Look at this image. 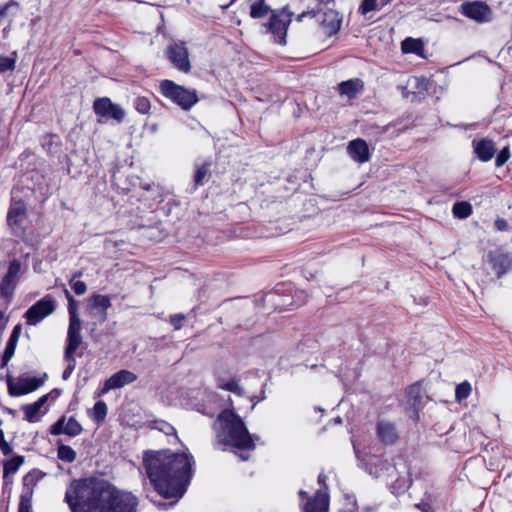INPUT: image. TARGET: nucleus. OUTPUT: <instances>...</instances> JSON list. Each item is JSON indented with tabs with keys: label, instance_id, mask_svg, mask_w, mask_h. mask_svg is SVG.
<instances>
[{
	"label": "nucleus",
	"instance_id": "obj_1",
	"mask_svg": "<svg viewBox=\"0 0 512 512\" xmlns=\"http://www.w3.org/2000/svg\"><path fill=\"white\" fill-rule=\"evenodd\" d=\"M72 512H137L139 499L102 477L73 480L65 493Z\"/></svg>",
	"mask_w": 512,
	"mask_h": 512
},
{
	"label": "nucleus",
	"instance_id": "obj_2",
	"mask_svg": "<svg viewBox=\"0 0 512 512\" xmlns=\"http://www.w3.org/2000/svg\"><path fill=\"white\" fill-rule=\"evenodd\" d=\"M143 464L150 482L165 499L175 504L186 492L192 478L193 457L185 452L149 451Z\"/></svg>",
	"mask_w": 512,
	"mask_h": 512
},
{
	"label": "nucleus",
	"instance_id": "obj_3",
	"mask_svg": "<svg viewBox=\"0 0 512 512\" xmlns=\"http://www.w3.org/2000/svg\"><path fill=\"white\" fill-rule=\"evenodd\" d=\"M217 442L239 449L252 451L254 440L242 419L232 410H224L216 421Z\"/></svg>",
	"mask_w": 512,
	"mask_h": 512
},
{
	"label": "nucleus",
	"instance_id": "obj_4",
	"mask_svg": "<svg viewBox=\"0 0 512 512\" xmlns=\"http://www.w3.org/2000/svg\"><path fill=\"white\" fill-rule=\"evenodd\" d=\"M162 94L178 104L182 109L189 110L197 101V93L194 89H187L175 84L171 80H163L160 84Z\"/></svg>",
	"mask_w": 512,
	"mask_h": 512
},
{
	"label": "nucleus",
	"instance_id": "obj_5",
	"mask_svg": "<svg viewBox=\"0 0 512 512\" xmlns=\"http://www.w3.org/2000/svg\"><path fill=\"white\" fill-rule=\"evenodd\" d=\"M1 266H6L7 271L0 281V295L8 303L11 300L16 286L26 268L23 267L20 260L16 258L10 259L7 263L0 262V267Z\"/></svg>",
	"mask_w": 512,
	"mask_h": 512
},
{
	"label": "nucleus",
	"instance_id": "obj_6",
	"mask_svg": "<svg viewBox=\"0 0 512 512\" xmlns=\"http://www.w3.org/2000/svg\"><path fill=\"white\" fill-rule=\"evenodd\" d=\"M292 20V13L283 8L272 11V15L268 23L264 26L270 32L274 41L280 45L286 43L287 28Z\"/></svg>",
	"mask_w": 512,
	"mask_h": 512
},
{
	"label": "nucleus",
	"instance_id": "obj_7",
	"mask_svg": "<svg viewBox=\"0 0 512 512\" xmlns=\"http://www.w3.org/2000/svg\"><path fill=\"white\" fill-rule=\"evenodd\" d=\"M44 383V379L35 376H20L13 380L8 378L7 387L8 393L12 397H19L29 394L40 388Z\"/></svg>",
	"mask_w": 512,
	"mask_h": 512
},
{
	"label": "nucleus",
	"instance_id": "obj_8",
	"mask_svg": "<svg viewBox=\"0 0 512 512\" xmlns=\"http://www.w3.org/2000/svg\"><path fill=\"white\" fill-rule=\"evenodd\" d=\"M56 308L55 300L47 295L33 304L25 313L26 323L34 326L40 323L47 316L52 314Z\"/></svg>",
	"mask_w": 512,
	"mask_h": 512
},
{
	"label": "nucleus",
	"instance_id": "obj_9",
	"mask_svg": "<svg viewBox=\"0 0 512 512\" xmlns=\"http://www.w3.org/2000/svg\"><path fill=\"white\" fill-rule=\"evenodd\" d=\"M363 461L365 470L374 478H388L394 475L395 467L381 457L371 455Z\"/></svg>",
	"mask_w": 512,
	"mask_h": 512
},
{
	"label": "nucleus",
	"instance_id": "obj_10",
	"mask_svg": "<svg viewBox=\"0 0 512 512\" xmlns=\"http://www.w3.org/2000/svg\"><path fill=\"white\" fill-rule=\"evenodd\" d=\"M93 109L97 116L112 118L117 122H121L125 116L124 110L107 97L96 99L93 104Z\"/></svg>",
	"mask_w": 512,
	"mask_h": 512
},
{
	"label": "nucleus",
	"instance_id": "obj_11",
	"mask_svg": "<svg viewBox=\"0 0 512 512\" xmlns=\"http://www.w3.org/2000/svg\"><path fill=\"white\" fill-rule=\"evenodd\" d=\"M111 307V298L108 295L92 294L88 298V311L91 316L104 323L108 318V309Z\"/></svg>",
	"mask_w": 512,
	"mask_h": 512
},
{
	"label": "nucleus",
	"instance_id": "obj_12",
	"mask_svg": "<svg viewBox=\"0 0 512 512\" xmlns=\"http://www.w3.org/2000/svg\"><path fill=\"white\" fill-rule=\"evenodd\" d=\"M460 12L464 16L481 23L488 22L491 18L490 8L481 1L463 3Z\"/></svg>",
	"mask_w": 512,
	"mask_h": 512
},
{
	"label": "nucleus",
	"instance_id": "obj_13",
	"mask_svg": "<svg viewBox=\"0 0 512 512\" xmlns=\"http://www.w3.org/2000/svg\"><path fill=\"white\" fill-rule=\"evenodd\" d=\"M166 55L171 63L181 72H189L191 65L188 51L183 44L174 43L167 48Z\"/></svg>",
	"mask_w": 512,
	"mask_h": 512
},
{
	"label": "nucleus",
	"instance_id": "obj_14",
	"mask_svg": "<svg viewBox=\"0 0 512 512\" xmlns=\"http://www.w3.org/2000/svg\"><path fill=\"white\" fill-rule=\"evenodd\" d=\"M82 430V426L74 417L66 420L65 416H62L51 426L50 433L52 435L66 434L75 437L80 435Z\"/></svg>",
	"mask_w": 512,
	"mask_h": 512
},
{
	"label": "nucleus",
	"instance_id": "obj_15",
	"mask_svg": "<svg viewBox=\"0 0 512 512\" xmlns=\"http://www.w3.org/2000/svg\"><path fill=\"white\" fill-rule=\"evenodd\" d=\"M137 379L136 374L129 370H120L111 375L104 383L101 393L105 394L112 389H119L125 385L135 382Z\"/></svg>",
	"mask_w": 512,
	"mask_h": 512
},
{
	"label": "nucleus",
	"instance_id": "obj_16",
	"mask_svg": "<svg viewBox=\"0 0 512 512\" xmlns=\"http://www.w3.org/2000/svg\"><path fill=\"white\" fill-rule=\"evenodd\" d=\"M321 27L328 36L336 34L341 26L342 18L335 9H327L319 15Z\"/></svg>",
	"mask_w": 512,
	"mask_h": 512
},
{
	"label": "nucleus",
	"instance_id": "obj_17",
	"mask_svg": "<svg viewBox=\"0 0 512 512\" xmlns=\"http://www.w3.org/2000/svg\"><path fill=\"white\" fill-rule=\"evenodd\" d=\"M51 393L45 394L41 396L36 402L31 404H26L21 407V410L24 413V420L29 423H35L40 421L41 416L45 414L46 411H43L44 405L47 403L50 398Z\"/></svg>",
	"mask_w": 512,
	"mask_h": 512
},
{
	"label": "nucleus",
	"instance_id": "obj_18",
	"mask_svg": "<svg viewBox=\"0 0 512 512\" xmlns=\"http://www.w3.org/2000/svg\"><path fill=\"white\" fill-rule=\"evenodd\" d=\"M347 152L351 159L359 164L370 160L368 144L361 138L354 139L348 143Z\"/></svg>",
	"mask_w": 512,
	"mask_h": 512
},
{
	"label": "nucleus",
	"instance_id": "obj_19",
	"mask_svg": "<svg viewBox=\"0 0 512 512\" xmlns=\"http://www.w3.org/2000/svg\"><path fill=\"white\" fill-rule=\"evenodd\" d=\"M8 223L15 232L23 230L26 221V207L21 201L13 202L8 211Z\"/></svg>",
	"mask_w": 512,
	"mask_h": 512
},
{
	"label": "nucleus",
	"instance_id": "obj_20",
	"mask_svg": "<svg viewBox=\"0 0 512 512\" xmlns=\"http://www.w3.org/2000/svg\"><path fill=\"white\" fill-rule=\"evenodd\" d=\"M81 343V323H69L64 358L74 357V353Z\"/></svg>",
	"mask_w": 512,
	"mask_h": 512
},
{
	"label": "nucleus",
	"instance_id": "obj_21",
	"mask_svg": "<svg viewBox=\"0 0 512 512\" xmlns=\"http://www.w3.org/2000/svg\"><path fill=\"white\" fill-rule=\"evenodd\" d=\"M329 496L325 490H318L303 507V512H328Z\"/></svg>",
	"mask_w": 512,
	"mask_h": 512
},
{
	"label": "nucleus",
	"instance_id": "obj_22",
	"mask_svg": "<svg viewBox=\"0 0 512 512\" xmlns=\"http://www.w3.org/2000/svg\"><path fill=\"white\" fill-rule=\"evenodd\" d=\"M487 260L491 264L493 271L497 277H501L511 267L512 261L506 254L499 252H489L487 254Z\"/></svg>",
	"mask_w": 512,
	"mask_h": 512
},
{
	"label": "nucleus",
	"instance_id": "obj_23",
	"mask_svg": "<svg viewBox=\"0 0 512 512\" xmlns=\"http://www.w3.org/2000/svg\"><path fill=\"white\" fill-rule=\"evenodd\" d=\"M363 87V81L358 78H354L340 83L338 89L341 95H345L347 98L353 99L363 90Z\"/></svg>",
	"mask_w": 512,
	"mask_h": 512
},
{
	"label": "nucleus",
	"instance_id": "obj_24",
	"mask_svg": "<svg viewBox=\"0 0 512 512\" xmlns=\"http://www.w3.org/2000/svg\"><path fill=\"white\" fill-rule=\"evenodd\" d=\"M377 435L379 439L385 444H393L398 437L394 425L387 421L378 422Z\"/></svg>",
	"mask_w": 512,
	"mask_h": 512
},
{
	"label": "nucleus",
	"instance_id": "obj_25",
	"mask_svg": "<svg viewBox=\"0 0 512 512\" xmlns=\"http://www.w3.org/2000/svg\"><path fill=\"white\" fill-rule=\"evenodd\" d=\"M477 157L484 162L491 160L495 154V146L491 140L482 139L475 145Z\"/></svg>",
	"mask_w": 512,
	"mask_h": 512
},
{
	"label": "nucleus",
	"instance_id": "obj_26",
	"mask_svg": "<svg viewBox=\"0 0 512 512\" xmlns=\"http://www.w3.org/2000/svg\"><path fill=\"white\" fill-rule=\"evenodd\" d=\"M391 1L392 0H362L358 7V12L366 16L370 12L381 10Z\"/></svg>",
	"mask_w": 512,
	"mask_h": 512
},
{
	"label": "nucleus",
	"instance_id": "obj_27",
	"mask_svg": "<svg viewBox=\"0 0 512 512\" xmlns=\"http://www.w3.org/2000/svg\"><path fill=\"white\" fill-rule=\"evenodd\" d=\"M250 16L254 19H261L268 15L270 7L265 0H249Z\"/></svg>",
	"mask_w": 512,
	"mask_h": 512
},
{
	"label": "nucleus",
	"instance_id": "obj_28",
	"mask_svg": "<svg viewBox=\"0 0 512 512\" xmlns=\"http://www.w3.org/2000/svg\"><path fill=\"white\" fill-rule=\"evenodd\" d=\"M90 417L96 422H102L107 415V405L104 401L95 403L93 409L89 412Z\"/></svg>",
	"mask_w": 512,
	"mask_h": 512
},
{
	"label": "nucleus",
	"instance_id": "obj_29",
	"mask_svg": "<svg viewBox=\"0 0 512 512\" xmlns=\"http://www.w3.org/2000/svg\"><path fill=\"white\" fill-rule=\"evenodd\" d=\"M16 61V52H13L11 56H4L0 54V73L14 70L16 66Z\"/></svg>",
	"mask_w": 512,
	"mask_h": 512
},
{
	"label": "nucleus",
	"instance_id": "obj_30",
	"mask_svg": "<svg viewBox=\"0 0 512 512\" xmlns=\"http://www.w3.org/2000/svg\"><path fill=\"white\" fill-rule=\"evenodd\" d=\"M57 457L66 463H71L76 459V452L68 445H59Z\"/></svg>",
	"mask_w": 512,
	"mask_h": 512
},
{
	"label": "nucleus",
	"instance_id": "obj_31",
	"mask_svg": "<svg viewBox=\"0 0 512 512\" xmlns=\"http://www.w3.org/2000/svg\"><path fill=\"white\" fill-rule=\"evenodd\" d=\"M24 463V457L23 456H15L11 459H9L4 464V474H15L20 466Z\"/></svg>",
	"mask_w": 512,
	"mask_h": 512
},
{
	"label": "nucleus",
	"instance_id": "obj_32",
	"mask_svg": "<svg viewBox=\"0 0 512 512\" xmlns=\"http://www.w3.org/2000/svg\"><path fill=\"white\" fill-rule=\"evenodd\" d=\"M471 213L472 207L468 202H457L453 206V214L460 219L467 218Z\"/></svg>",
	"mask_w": 512,
	"mask_h": 512
},
{
	"label": "nucleus",
	"instance_id": "obj_33",
	"mask_svg": "<svg viewBox=\"0 0 512 512\" xmlns=\"http://www.w3.org/2000/svg\"><path fill=\"white\" fill-rule=\"evenodd\" d=\"M472 390L471 384L467 381H464L456 386L455 389V399L457 402H461L462 400L468 398Z\"/></svg>",
	"mask_w": 512,
	"mask_h": 512
},
{
	"label": "nucleus",
	"instance_id": "obj_34",
	"mask_svg": "<svg viewBox=\"0 0 512 512\" xmlns=\"http://www.w3.org/2000/svg\"><path fill=\"white\" fill-rule=\"evenodd\" d=\"M401 49L404 53H418L421 43L418 40L407 38L401 43Z\"/></svg>",
	"mask_w": 512,
	"mask_h": 512
},
{
	"label": "nucleus",
	"instance_id": "obj_35",
	"mask_svg": "<svg viewBox=\"0 0 512 512\" xmlns=\"http://www.w3.org/2000/svg\"><path fill=\"white\" fill-rule=\"evenodd\" d=\"M81 276V272H77L73 275L71 280L69 281L73 291L77 295H83L87 291V285L85 282L76 280L77 277Z\"/></svg>",
	"mask_w": 512,
	"mask_h": 512
},
{
	"label": "nucleus",
	"instance_id": "obj_36",
	"mask_svg": "<svg viewBox=\"0 0 512 512\" xmlns=\"http://www.w3.org/2000/svg\"><path fill=\"white\" fill-rule=\"evenodd\" d=\"M218 387L223 389V390L233 392L235 394H241L242 393V389L239 386V383H238V381L236 379H230V380H228L226 382L220 381L218 383Z\"/></svg>",
	"mask_w": 512,
	"mask_h": 512
},
{
	"label": "nucleus",
	"instance_id": "obj_37",
	"mask_svg": "<svg viewBox=\"0 0 512 512\" xmlns=\"http://www.w3.org/2000/svg\"><path fill=\"white\" fill-rule=\"evenodd\" d=\"M210 166H211V162L206 161L200 167H198L196 169L195 183L197 185H201L203 183V180L206 178V176L209 173Z\"/></svg>",
	"mask_w": 512,
	"mask_h": 512
},
{
	"label": "nucleus",
	"instance_id": "obj_38",
	"mask_svg": "<svg viewBox=\"0 0 512 512\" xmlns=\"http://www.w3.org/2000/svg\"><path fill=\"white\" fill-rule=\"evenodd\" d=\"M135 109L141 114H147L150 110V102L145 97H137L134 101Z\"/></svg>",
	"mask_w": 512,
	"mask_h": 512
},
{
	"label": "nucleus",
	"instance_id": "obj_39",
	"mask_svg": "<svg viewBox=\"0 0 512 512\" xmlns=\"http://www.w3.org/2000/svg\"><path fill=\"white\" fill-rule=\"evenodd\" d=\"M68 311H69V323H81L79 315L77 313V306L74 299H70L68 301Z\"/></svg>",
	"mask_w": 512,
	"mask_h": 512
},
{
	"label": "nucleus",
	"instance_id": "obj_40",
	"mask_svg": "<svg viewBox=\"0 0 512 512\" xmlns=\"http://www.w3.org/2000/svg\"><path fill=\"white\" fill-rule=\"evenodd\" d=\"M17 343L8 341L2 357V365L5 366L13 357Z\"/></svg>",
	"mask_w": 512,
	"mask_h": 512
},
{
	"label": "nucleus",
	"instance_id": "obj_41",
	"mask_svg": "<svg viewBox=\"0 0 512 512\" xmlns=\"http://www.w3.org/2000/svg\"><path fill=\"white\" fill-rule=\"evenodd\" d=\"M19 4L15 0H10L5 5L0 6V23L9 15L12 8H18Z\"/></svg>",
	"mask_w": 512,
	"mask_h": 512
},
{
	"label": "nucleus",
	"instance_id": "obj_42",
	"mask_svg": "<svg viewBox=\"0 0 512 512\" xmlns=\"http://www.w3.org/2000/svg\"><path fill=\"white\" fill-rule=\"evenodd\" d=\"M64 359L66 362V368L63 372L62 377H63V379H68L76 367V360L74 357H69V358H64Z\"/></svg>",
	"mask_w": 512,
	"mask_h": 512
},
{
	"label": "nucleus",
	"instance_id": "obj_43",
	"mask_svg": "<svg viewBox=\"0 0 512 512\" xmlns=\"http://www.w3.org/2000/svg\"><path fill=\"white\" fill-rule=\"evenodd\" d=\"M510 157L508 147H504L496 157L495 164L497 167L502 166Z\"/></svg>",
	"mask_w": 512,
	"mask_h": 512
},
{
	"label": "nucleus",
	"instance_id": "obj_44",
	"mask_svg": "<svg viewBox=\"0 0 512 512\" xmlns=\"http://www.w3.org/2000/svg\"><path fill=\"white\" fill-rule=\"evenodd\" d=\"M156 429L165 433L166 435L175 434L176 432L174 427L165 421L157 422Z\"/></svg>",
	"mask_w": 512,
	"mask_h": 512
},
{
	"label": "nucleus",
	"instance_id": "obj_45",
	"mask_svg": "<svg viewBox=\"0 0 512 512\" xmlns=\"http://www.w3.org/2000/svg\"><path fill=\"white\" fill-rule=\"evenodd\" d=\"M185 320L184 314H174L170 317V323L175 330H179L182 327V323Z\"/></svg>",
	"mask_w": 512,
	"mask_h": 512
},
{
	"label": "nucleus",
	"instance_id": "obj_46",
	"mask_svg": "<svg viewBox=\"0 0 512 512\" xmlns=\"http://www.w3.org/2000/svg\"><path fill=\"white\" fill-rule=\"evenodd\" d=\"M0 450L4 455H9L12 453V447L5 440L2 430H0Z\"/></svg>",
	"mask_w": 512,
	"mask_h": 512
},
{
	"label": "nucleus",
	"instance_id": "obj_47",
	"mask_svg": "<svg viewBox=\"0 0 512 512\" xmlns=\"http://www.w3.org/2000/svg\"><path fill=\"white\" fill-rule=\"evenodd\" d=\"M20 334H21V326L16 325L12 331V334H11L9 340L17 343L19 340Z\"/></svg>",
	"mask_w": 512,
	"mask_h": 512
},
{
	"label": "nucleus",
	"instance_id": "obj_48",
	"mask_svg": "<svg viewBox=\"0 0 512 512\" xmlns=\"http://www.w3.org/2000/svg\"><path fill=\"white\" fill-rule=\"evenodd\" d=\"M495 225L496 227L498 228V230H505L506 227H507V223L505 220L503 219H498L496 222H495Z\"/></svg>",
	"mask_w": 512,
	"mask_h": 512
},
{
	"label": "nucleus",
	"instance_id": "obj_49",
	"mask_svg": "<svg viewBox=\"0 0 512 512\" xmlns=\"http://www.w3.org/2000/svg\"><path fill=\"white\" fill-rule=\"evenodd\" d=\"M30 505L29 503L25 502L23 499L20 503L19 512H29Z\"/></svg>",
	"mask_w": 512,
	"mask_h": 512
},
{
	"label": "nucleus",
	"instance_id": "obj_50",
	"mask_svg": "<svg viewBox=\"0 0 512 512\" xmlns=\"http://www.w3.org/2000/svg\"><path fill=\"white\" fill-rule=\"evenodd\" d=\"M33 482V476L31 474H27L24 477V485H28Z\"/></svg>",
	"mask_w": 512,
	"mask_h": 512
},
{
	"label": "nucleus",
	"instance_id": "obj_51",
	"mask_svg": "<svg viewBox=\"0 0 512 512\" xmlns=\"http://www.w3.org/2000/svg\"><path fill=\"white\" fill-rule=\"evenodd\" d=\"M64 293L68 301H70V299H74L68 289H65Z\"/></svg>",
	"mask_w": 512,
	"mask_h": 512
},
{
	"label": "nucleus",
	"instance_id": "obj_52",
	"mask_svg": "<svg viewBox=\"0 0 512 512\" xmlns=\"http://www.w3.org/2000/svg\"><path fill=\"white\" fill-rule=\"evenodd\" d=\"M414 81H415L416 83H418V84H420V83H421V84H426V83H427V81H426L424 78H422V79H420V78H414Z\"/></svg>",
	"mask_w": 512,
	"mask_h": 512
},
{
	"label": "nucleus",
	"instance_id": "obj_53",
	"mask_svg": "<svg viewBox=\"0 0 512 512\" xmlns=\"http://www.w3.org/2000/svg\"><path fill=\"white\" fill-rule=\"evenodd\" d=\"M325 479H326V477L324 475H322V474H320L319 477H318V481H319L320 484H324L325 483Z\"/></svg>",
	"mask_w": 512,
	"mask_h": 512
},
{
	"label": "nucleus",
	"instance_id": "obj_54",
	"mask_svg": "<svg viewBox=\"0 0 512 512\" xmlns=\"http://www.w3.org/2000/svg\"><path fill=\"white\" fill-rule=\"evenodd\" d=\"M240 457L242 460H247L248 459V456L245 455V454H240Z\"/></svg>",
	"mask_w": 512,
	"mask_h": 512
},
{
	"label": "nucleus",
	"instance_id": "obj_55",
	"mask_svg": "<svg viewBox=\"0 0 512 512\" xmlns=\"http://www.w3.org/2000/svg\"><path fill=\"white\" fill-rule=\"evenodd\" d=\"M335 422H336V423H341V418H340V417H337V418L335 419Z\"/></svg>",
	"mask_w": 512,
	"mask_h": 512
},
{
	"label": "nucleus",
	"instance_id": "obj_56",
	"mask_svg": "<svg viewBox=\"0 0 512 512\" xmlns=\"http://www.w3.org/2000/svg\"><path fill=\"white\" fill-rule=\"evenodd\" d=\"M304 16H305V13L301 14V15L299 16V20H301Z\"/></svg>",
	"mask_w": 512,
	"mask_h": 512
},
{
	"label": "nucleus",
	"instance_id": "obj_57",
	"mask_svg": "<svg viewBox=\"0 0 512 512\" xmlns=\"http://www.w3.org/2000/svg\"><path fill=\"white\" fill-rule=\"evenodd\" d=\"M299 494L302 496V495H304V494H305V492L301 490V491L299 492Z\"/></svg>",
	"mask_w": 512,
	"mask_h": 512
}]
</instances>
